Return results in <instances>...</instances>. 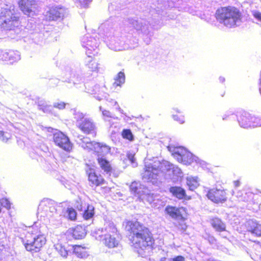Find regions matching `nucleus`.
I'll return each instance as SVG.
<instances>
[{
	"mask_svg": "<svg viewBox=\"0 0 261 261\" xmlns=\"http://www.w3.org/2000/svg\"><path fill=\"white\" fill-rule=\"evenodd\" d=\"M18 5L22 12L28 16L34 12L38 7L35 0H19Z\"/></svg>",
	"mask_w": 261,
	"mask_h": 261,
	"instance_id": "obj_14",
	"label": "nucleus"
},
{
	"mask_svg": "<svg viewBox=\"0 0 261 261\" xmlns=\"http://www.w3.org/2000/svg\"><path fill=\"white\" fill-rule=\"evenodd\" d=\"M165 213L173 219L179 220L177 222L174 223L176 229L179 231H185L187 229L188 225L185 221L187 219L188 213L186 207L168 205L165 208Z\"/></svg>",
	"mask_w": 261,
	"mask_h": 261,
	"instance_id": "obj_3",
	"label": "nucleus"
},
{
	"mask_svg": "<svg viewBox=\"0 0 261 261\" xmlns=\"http://www.w3.org/2000/svg\"><path fill=\"white\" fill-rule=\"evenodd\" d=\"M68 219L71 221H75L77 219V213L73 207H68L66 210Z\"/></svg>",
	"mask_w": 261,
	"mask_h": 261,
	"instance_id": "obj_29",
	"label": "nucleus"
},
{
	"mask_svg": "<svg viewBox=\"0 0 261 261\" xmlns=\"http://www.w3.org/2000/svg\"><path fill=\"white\" fill-rule=\"evenodd\" d=\"M83 147L88 151H93V153L98 157H103L111 152L110 146L102 142H88L83 145Z\"/></svg>",
	"mask_w": 261,
	"mask_h": 261,
	"instance_id": "obj_8",
	"label": "nucleus"
},
{
	"mask_svg": "<svg viewBox=\"0 0 261 261\" xmlns=\"http://www.w3.org/2000/svg\"><path fill=\"white\" fill-rule=\"evenodd\" d=\"M259 261H261V256L259 257Z\"/></svg>",
	"mask_w": 261,
	"mask_h": 261,
	"instance_id": "obj_49",
	"label": "nucleus"
},
{
	"mask_svg": "<svg viewBox=\"0 0 261 261\" xmlns=\"http://www.w3.org/2000/svg\"><path fill=\"white\" fill-rule=\"evenodd\" d=\"M219 80L220 82L223 83L225 81V79L223 77H220Z\"/></svg>",
	"mask_w": 261,
	"mask_h": 261,
	"instance_id": "obj_45",
	"label": "nucleus"
},
{
	"mask_svg": "<svg viewBox=\"0 0 261 261\" xmlns=\"http://www.w3.org/2000/svg\"><path fill=\"white\" fill-rule=\"evenodd\" d=\"M107 233L105 234L103 244L109 248L117 247L119 245L120 234L114 224H109L106 228Z\"/></svg>",
	"mask_w": 261,
	"mask_h": 261,
	"instance_id": "obj_7",
	"label": "nucleus"
},
{
	"mask_svg": "<svg viewBox=\"0 0 261 261\" xmlns=\"http://www.w3.org/2000/svg\"><path fill=\"white\" fill-rule=\"evenodd\" d=\"M2 207H6L8 209L10 208V203L7 199H2L0 200V213Z\"/></svg>",
	"mask_w": 261,
	"mask_h": 261,
	"instance_id": "obj_34",
	"label": "nucleus"
},
{
	"mask_svg": "<svg viewBox=\"0 0 261 261\" xmlns=\"http://www.w3.org/2000/svg\"><path fill=\"white\" fill-rule=\"evenodd\" d=\"M20 59V55L16 50L10 49L8 51H2L0 53V60L11 64L17 62Z\"/></svg>",
	"mask_w": 261,
	"mask_h": 261,
	"instance_id": "obj_16",
	"label": "nucleus"
},
{
	"mask_svg": "<svg viewBox=\"0 0 261 261\" xmlns=\"http://www.w3.org/2000/svg\"><path fill=\"white\" fill-rule=\"evenodd\" d=\"M127 158L131 163H134L135 162V158L134 153H128L127 154Z\"/></svg>",
	"mask_w": 261,
	"mask_h": 261,
	"instance_id": "obj_38",
	"label": "nucleus"
},
{
	"mask_svg": "<svg viewBox=\"0 0 261 261\" xmlns=\"http://www.w3.org/2000/svg\"><path fill=\"white\" fill-rule=\"evenodd\" d=\"M171 261H186L185 258L181 255H177L171 259Z\"/></svg>",
	"mask_w": 261,
	"mask_h": 261,
	"instance_id": "obj_40",
	"label": "nucleus"
},
{
	"mask_svg": "<svg viewBox=\"0 0 261 261\" xmlns=\"http://www.w3.org/2000/svg\"><path fill=\"white\" fill-rule=\"evenodd\" d=\"M125 82V75L122 72H119L115 79L114 84L116 86H120Z\"/></svg>",
	"mask_w": 261,
	"mask_h": 261,
	"instance_id": "obj_30",
	"label": "nucleus"
},
{
	"mask_svg": "<svg viewBox=\"0 0 261 261\" xmlns=\"http://www.w3.org/2000/svg\"><path fill=\"white\" fill-rule=\"evenodd\" d=\"M21 25L20 17L10 8H2L0 12V27L6 31L15 30Z\"/></svg>",
	"mask_w": 261,
	"mask_h": 261,
	"instance_id": "obj_4",
	"label": "nucleus"
},
{
	"mask_svg": "<svg viewBox=\"0 0 261 261\" xmlns=\"http://www.w3.org/2000/svg\"><path fill=\"white\" fill-rule=\"evenodd\" d=\"M177 160L184 165H189L196 162V156L185 149H180L173 153Z\"/></svg>",
	"mask_w": 261,
	"mask_h": 261,
	"instance_id": "obj_11",
	"label": "nucleus"
},
{
	"mask_svg": "<svg viewBox=\"0 0 261 261\" xmlns=\"http://www.w3.org/2000/svg\"><path fill=\"white\" fill-rule=\"evenodd\" d=\"M187 185L189 190H194L199 186V180L197 177L189 176L187 177Z\"/></svg>",
	"mask_w": 261,
	"mask_h": 261,
	"instance_id": "obj_26",
	"label": "nucleus"
},
{
	"mask_svg": "<svg viewBox=\"0 0 261 261\" xmlns=\"http://www.w3.org/2000/svg\"><path fill=\"white\" fill-rule=\"evenodd\" d=\"M159 170L152 166H145L142 177L148 182L155 181L159 174Z\"/></svg>",
	"mask_w": 261,
	"mask_h": 261,
	"instance_id": "obj_18",
	"label": "nucleus"
},
{
	"mask_svg": "<svg viewBox=\"0 0 261 261\" xmlns=\"http://www.w3.org/2000/svg\"><path fill=\"white\" fill-rule=\"evenodd\" d=\"M130 190L134 194L138 193V187L137 183H132L130 186Z\"/></svg>",
	"mask_w": 261,
	"mask_h": 261,
	"instance_id": "obj_37",
	"label": "nucleus"
},
{
	"mask_svg": "<svg viewBox=\"0 0 261 261\" xmlns=\"http://www.w3.org/2000/svg\"><path fill=\"white\" fill-rule=\"evenodd\" d=\"M13 125L10 122H0V138L4 142L8 141L12 136Z\"/></svg>",
	"mask_w": 261,
	"mask_h": 261,
	"instance_id": "obj_17",
	"label": "nucleus"
},
{
	"mask_svg": "<svg viewBox=\"0 0 261 261\" xmlns=\"http://www.w3.org/2000/svg\"><path fill=\"white\" fill-rule=\"evenodd\" d=\"M65 10L66 9L63 7H52L46 12L45 19L47 21H53L63 17Z\"/></svg>",
	"mask_w": 261,
	"mask_h": 261,
	"instance_id": "obj_15",
	"label": "nucleus"
},
{
	"mask_svg": "<svg viewBox=\"0 0 261 261\" xmlns=\"http://www.w3.org/2000/svg\"><path fill=\"white\" fill-rule=\"evenodd\" d=\"M169 192L173 196L178 199L189 200L191 199V196L186 194V190L181 187L172 186L169 188Z\"/></svg>",
	"mask_w": 261,
	"mask_h": 261,
	"instance_id": "obj_20",
	"label": "nucleus"
},
{
	"mask_svg": "<svg viewBox=\"0 0 261 261\" xmlns=\"http://www.w3.org/2000/svg\"><path fill=\"white\" fill-rule=\"evenodd\" d=\"M67 254H68L67 251L66 250H65L64 249H63V251H61V255L62 256L66 257L67 255Z\"/></svg>",
	"mask_w": 261,
	"mask_h": 261,
	"instance_id": "obj_43",
	"label": "nucleus"
},
{
	"mask_svg": "<svg viewBox=\"0 0 261 261\" xmlns=\"http://www.w3.org/2000/svg\"><path fill=\"white\" fill-rule=\"evenodd\" d=\"M167 260V258H165V257H164V258H162L161 259V261H166Z\"/></svg>",
	"mask_w": 261,
	"mask_h": 261,
	"instance_id": "obj_47",
	"label": "nucleus"
},
{
	"mask_svg": "<svg viewBox=\"0 0 261 261\" xmlns=\"http://www.w3.org/2000/svg\"><path fill=\"white\" fill-rule=\"evenodd\" d=\"M173 118L180 123L185 122L184 116L180 112H177V114L173 115Z\"/></svg>",
	"mask_w": 261,
	"mask_h": 261,
	"instance_id": "obj_32",
	"label": "nucleus"
},
{
	"mask_svg": "<svg viewBox=\"0 0 261 261\" xmlns=\"http://www.w3.org/2000/svg\"><path fill=\"white\" fill-rule=\"evenodd\" d=\"M215 17L220 23L231 28L237 26V23L241 21L242 14L238 8L227 6L219 8L216 11Z\"/></svg>",
	"mask_w": 261,
	"mask_h": 261,
	"instance_id": "obj_2",
	"label": "nucleus"
},
{
	"mask_svg": "<svg viewBox=\"0 0 261 261\" xmlns=\"http://www.w3.org/2000/svg\"><path fill=\"white\" fill-rule=\"evenodd\" d=\"M21 241L28 251L37 253L45 245L46 239L43 234L35 237L32 232L28 231L24 236L21 238Z\"/></svg>",
	"mask_w": 261,
	"mask_h": 261,
	"instance_id": "obj_5",
	"label": "nucleus"
},
{
	"mask_svg": "<svg viewBox=\"0 0 261 261\" xmlns=\"http://www.w3.org/2000/svg\"><path fill=\"white\" fill-rule=\"evenodd\" d=\"M121 136L123 138L128 140L129 141L134 140V136L129 129H124L121 132Z\"/></svg>",
	"mask_w": 261,
	"mask_h": 261,
	"instance_id": "obj_31",
	"label": "nucleus"
},
{
	"mask_svg": "<svg viewBox=\"0 0 261 261\" xmlns=\"http://www.w3.org/2000/svg\"><path fill=\"white\" fill-rule=\"evenodd\" d=\"M224 95H225V92H221V93L220 94L219 96L220 98L223 97Z\"/></svg>",
	"mask_w": 261,
	"mask_h": 261,
	"instance_id": "obj_46",
	"label": "nucleus"
},
{
	"mask_svg": "<svg viewBox=\"0 0 261 261\" xmlns=\"http://www.w3.org/2000/svg\"><path fill=\"white\" fill-rule=\"evenodd\" d=\"M91 42V40H88L87 41V43L86 44V47L87 48V51L88 54H90V51L92 50V48H93L94 50V48H96V43L94 42L93 46H92L90 43Z\"/></svg>",
	"mask_w": 261,
	"mask_h": 261,
	"instance_id": "obj_35",
	"label": "nucleus"
},
{
	"mask_svg": "<svg viewBox=\"0 0 261 261\" xmlns=\"http://www.w3.org/2000/svg\"><path fill=\"white\" fill-rule=\"evenodd\" d=\"M86 227L82 225H77L69 228L65 234L67 239L71 237L75 240H82L86 237Z\"/></svg>",
	"mask_w": 261,
	"mask_h": 261,
	"instance_id": "obj_13",
	"label": "nucleus"
},
{
	"mask_svg": "<svg viewBox=\"0 0 261 261\" xmlns=\"http://www.w3.org/2000/svg\"><path fill=\"white\" fill-rule=\"evenodd\" d=\"M88 204L82 201L81 200L76 201V209L79 211H83L84 208H85Z\"/></svg>",
	"mask_w": 261,
	"mask_h": 261,
	"instance_id": "obj_33",
	"label": "nucleus"
},
{
	"mask_svg": "<svg viewBox=\"0 0 261 261\" xmlns=\"http://www.w3.org/2000/svg\"><path fill=\"white\" fill-rule=\"evenodd\" d=\"M209 222L215 231L219 233L227 231L225 223L218 217L211 218Z\"/></svg>",
	"mask_w": 261,
	"mask_h": 261,
	"instance_id": "obj_19",
	"label": "nucleus"
},
{
	"mask_svg": "<svg viewBox=\"0 0 261 261\" xmlns=\"http://www.w3.org/2000/svg\"><path fill=\"white\" fill-rule=\"evenodd\" d=\"M73 252L80 258H85L88 256V248L83 245L72 246Z\"/></svg>",
	"mask_w": 261,
	"mask_h": 261,
	"instance_id": "obj_24",
	"label": "nucleus"
},
{
	"mask_svg": "<svg viewBox=\"0 0 261 261\" xmlns=\"http://www.w3.org/2000/svg\"><path fill=\"white\" fill-rule=\"evenodd\" d=\"M112 101V102L114 103V105H118L117 102L116 101L113 100Z\"/></svg>",
	"mask_w": 261,
	"mask_h": 261,
	"instance_id": "obj_48",
	"label": "nucleus"
},
{
	"mask_svg": "<svg viewBox=\"0 0 261 261\" xmlns=\"http://www.w3.org/2000/svg\"><path fill=\"white\" fill-rule=\"evenodd\" d=\"M253 15L256 19L261 21V12L258 11H254L253 13Z\"/></svg>",
	"mask_w": 261,
	"mask_h": 261,
	"instance_id": "obj_41",
	"label": "nucleus"
},
{
	"mask_svg": "<svg viewBox=\"0 0 261 261\" xmlns=\"http://www.w3.org/2000/svg\"><path fill=\"white\" fill-rule=\"evenodd\" d=\"M66 103L63 101H60L54 103V107L59 110H63L65 108Z\"/></svg>",
	"mask_w": 261,
	"mask_h": 261,
	"instance_id": "obj_36",
	"label": "nucleus"
},
{
	"mask_svg": "<svg viewBox=\"0 0 261 261\" xmlns=\"http://www.w3.org/2000/svg\"><path fill=\"white\" fill-rule=\"evenodd\" d=\"M86 166L88 168L85 170V173L90 186L94 187L107 188L106 186L108 184V182L102 174L90 165L87 164Z\"/></svg>",
	"mask_w": 261,
	"mask_h": 261,
	"instance_id": "obj_6",
	"label": "nucleus"
},
{
	"mask_svg": "<svg viewBox=\"0 0 261 261\" xmlns=\"http://www.w3.org/2000/svg\"><path fill=\"white\" fill-rule=\"evenodd\" d=\"M248 231L256 236H261V224L256 221H251L248 223Z\"/></svg>",
	"mask_w": 261,
	"mask_h": 261,
	"instance_id": "obj_25",
	"label": "nucleus"
},
{
	"mask_svg": "<svg viewBox=\"0 0 261 261\" xmlns=\"http://www.w3.org/2000/svg\"><path fill=\"white\" fill-rule=\"evenodd\" d=\"M227 195L226 190L217 187L210 189L206 194L207 197L215 203L225 202L227 199Z\"/></svg>",
	"mask_w": 261,
	"mask_h": 261,
	"instance_id": "obj_9",
	"label": "nucleus"
},
{
	"mask_svg": "<svg viewBox=\"0 0 261 261\" xmlns=\"http://www.w3.org/2000/svg\"><path fill=\"white\" fill-rule=\"evenodd\" d=\"M233 184L235 187H238L240 185V181L237 180L233 181Z\"/></svg>",
	"mask_w": 261,
	"mask_h": 261,
	"instance_id": "obj_44",
	"label": "nucleus"
},
{
	"mask_svg": "<svg viewBox=\"0 0 261 261\" xmlns=\"http://www.w3.org/2000/svg\"><path fill=\"white\" fill-rule=\"evenodd\" d=\"M103 115L106 116V117H111V114L110 112L109 111L107 110H103L102 111Z\"/></svg>",
	"mask_w": 261,
	"mask_h": 261,
	"instance_id": "obj_42",
	"label": "nucleus"
},
{
	"mask_svg": "<svg viewBox=\"0 0 261 261\" xmlns=\"http://www.w3.org/2000/svg\"><path fill=\"white\" fill-rule=\"evenodd\" d=\"M78 128L85 135H91L93 137H95L97 135L95 124L89 119L82 120L78 125Z\"/></svg>",
	"mask_w": 261,
	"mask_h": 261,
	"instance_id": "obj_12",
	"label": "nucleus"
},
{
	"mask_svg": "<svg viewBox=\"0 0 261 261\" xmlns=\"http://www.w3.org/2000/svg\"><path fill=\"white\" fill-rule=\"evenodd\" d=\"M125 229L134 248L142 250L153 248L155 242L153 234L143 223L138 220H127Z\"/></svg>",
	"mask_w": 261,
	"mask_h": 261,
	"instance_id": "obj_1",
	"label": "nucleus"
},
{
	"mask_svg": "<svg viewBox=\"0 0 261 261\" xmlns=\"http://www.w3.org/2000/svg\"><path fill=\"white\" fill-rule=\"evenodd\" d=\"M87 66L89 76H92L93 74L98 73L99 68L98 67V64L95 61H90L87 64Z\"/></svg>",
	"mask_w": 261,
	"mask_h": 261,
	"instance_id": "obj_28",
	"label": "nucleus"
},
{
	"mask_svg": "<svg viewBox=\"0 0 261 261\" xmlns=\"http://www.w3.org/2000/svg\"><path fill=\"white\" fill-rule=\"evenodd\" d=\"M92 1V0H78V2L81 7H85Z\"/></svg>",
	"mask_w": 261,
	"mask_h": 261,
	"instance_id": "obj_39",
	"label": "nucleus"
},
{
	"mask_svg": "<svg viewBox=\"0 0 261 261\" xmlns=\"http://www.w3.org/2000/svg\"><path fill=\"white\" fill-rule=\"evenodd\" d=\"M84 210L82 217L84 220H88L92 218L94 215V207L93 205L87 204Z\"/></svg>",
	"mask_w": 261,
	"mask_h": 261,
	"instance_id": "obj_27",
	"label": "nucleus"
},
{
	"mask_svg": "<svg viewBox=\"0 0 261 261\" xmlns=\"http://www.w3.org/2000/svg\"><path fill=\"white\" fill-rule=\"evenodd\" d=\"M99 168L103 171V173L111 175L114 171V168L109 160L103 157H98L96 159Z\"/></svg>",
	"mask_w": 261,
	"mask_h": 261,
	"instance_id": "obj_21",
	"label": "nucleus"
},
{
	"mask_svg": "<svg viewBox=\"0 0 261 261\" xmlns=\"http://www.w3.org/2000/svg\"><path fill=\"white\" fill-rule=\"evenodd\" d=\"M53 140L55 144L67 151H70L72 148L68 137L61 132H58L54 134Z\"/></svg>",
	"mask_w": 261,
	"mask_h": 261,
	"instance_id": "obj_10",
	"label": "nucleus"
},
{
	"mask_svg": "<svg viewBox=\"0 0 261 261\" xmlns=\"http://www.w3.org/2000/svg\"><path fill=\"white\" fill-rule=\"evenodd\" d=\"M38 210L40 212H44L46 214L53 213L56 211L54 202L50 199H43L39 203Z\"/></svg>",
	"mask_w": 261,
	"mask_h": 261,
	"instance_id": "obj_22",
	"label": "nucleus"
},
{
	"mask_svg": "<svg viewBox=\"0 0 261 261\" xmlns=\"http://www.w3.org/2000/svg\"><path fill=\"white\" fill-rule=\"evenodd\" d=\"M237 119L240 125L242 127H246L249 126L252 122V118L247 112H243L237 115Z\"/></svg>",
	"mask_w": 261,
	"mask_h": 261,
	"instance_id": "obj_23",
	"label": "nucleus"
}]
</instances>
